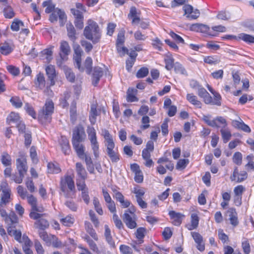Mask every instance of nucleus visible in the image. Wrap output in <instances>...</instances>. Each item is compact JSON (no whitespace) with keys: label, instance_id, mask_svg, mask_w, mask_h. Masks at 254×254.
Here are the masks:
<instances>
[{"label":"nucleus","instance_id":"nucleus-43","mask_svg":"<svg viewBox=\"0 0 254 254\" xmlns=\"http://www.w3.org/2000/svg\"><path fill=\"white\" fill-rule=\"evenodd\" d=\"M146 229L143 227L138 228L135 233L136 238L138 239L139 243H142L143 241L142 239L145 236V233H146Z\"/></svg>","mask_w":254,"mask_h":254},{"label":"nucleus","instance_id":"nucleus-64","mask_svg":"<svg viewBox=\"0 0 254 254\" xmlns=\"http://www.w3.org/2000/svg\"><path fill=\"white\" fill-rule=\"evenodd\" d=\"M34 246L37 253L38 254H44V250L38 240H35L34 242Z\"/></svg>","mask_w":254,"mask_h":254},{"label":"nucleus","instance_id":"nucleus-31","mask_svg":"<svg viewBox=\"0 0 254 254\" xmlns=\"http://www.w3.org/2000/svg\"><path fill=\"white\" fill-rule=\"evenodd\" d=\"M62 68L64 72L66 79L69 81L73 82L75 77L71 69L66 65L63 66Z\"/></svg>","mask_w":254,"mask_h":254},{"label":"nucleus","instance_id":"nucleus-22","mask_svg":"<svg viewBox=\"0 0 254 254\" xmlns=\"http://www.w3.org/2000/svg\"><path fill=\"white\" fill-rule=\"evenodd\" d=\"M60 143L64 154L65 155L69 154L70 149L68 139L65 137L62 136L60 140Z\"/></svg>","mask_w":254,"mask_h":254},{"label":"nucleus","instance_id":"nucleus-10","mask_svg":"<svg viewBox=\"0 0 254 254\" xmlns=\"http://www.w3.org/2000/svg\"><path fill=\"white\" fill-rule=\"evenodd\" d=\"M85 135L83 127L81 126H76L73 130L72 143L83 141V136Z\"/></svg>","mask_w":254,"mask_h":254},{"label":"nucleus","instance_id":"nucleus-9","mask_svg":"<svg viewBox=\"0 0 254 254\" xmlns=\"http://www.w3.org/2000/svg\"><path fill=\"white\" fill-rule=\"evenodd\" d=\"M183 9L185 12L184 15L190 19H196L200 15V12L198 9H194L193 7L190 4H185L183 7Z\"/></svg>","mask_w":254,"mask_h":254},{"label":"nucleus","instance_id":"nucleus-49","mask_svg":"<svg viewBox=\"0 0 254 254\" xmlns=\"http://www.w3.org/2000/svg\"><path fill=\"white\" fill-rule=\"evenodd\" d=\"M10 102L12 106L16 108H19L22 106V102L18 97L14 96L11 98Z\"/></svg>","mask_w":254,"mask_h":254},{"label":"nucleus","instance_id":"nucleus-26","mask_svg":"<svg viewBox=\"0 0 254 254\" xmlns=\"http://www.w3.org/2000/svg\"><path fill=\"white\" fill-rule=\"evenodd\" d=\"M199 217L197 214L195 213H192L191 214V224L190 225L187 226V228L189 230H192L196 229L199 223Z\"/></svg>","mask_w":254,"mask_h":254},{"label":"nucleus","instance_id":"nucleus-17","mask_svg":"<svg viewBox=\"0 0 254 254\" xmlns=\"http://www.w3.org/2000/svg\"><path fill=\"white\" fill-rule=\"evenodd\" d=\"M46 74L50 80V86H53L55 83V79L56 77V70L54 66L50 64L46 68Z\"/></svg>","mask_w":254,"mask_h":254},{"label":"nucleus","instance_id":"nucleus-60","mask_svg":"<svg viewBox=\"0 0 254 254\" xmlns=\"http://www.w3.org/2000/svg\"><path fill=\"white\" fill-rule=\"evenodd\" d=\"M74 64L76 67H77L80 71H83L84 68L81 66V56L78 55L75 56L74 58Z\"/></svg>","mask_w":254,"mask_h":254},{"label":"nucleus","instance_id":"nucleus-20","mask_svg":"<svg viewBox=\"0 0 254 254\" xmlns=\"http://www.w3.org/2000/svg\"><path fill=\"white\" fill-rule=\"evenodd\" d=\"M128 18L132 19V24H138L140 22V18L138 16L137 9L135 7L131 6L128 14Z\"/></svg>","mask_w":254,"mask_h":254},{"label":"nucleus","instance_id":"nucleus-12","mask_svg":"<svg viewBox=\"0 0 254 254\" xmlns=\"http://www.w3.org/2000/svg\"><path fill=\"white\" fill-rule=\"evenodd\" d=\"M169 215L171 220H172V224L177 226H180L183 219L185 217V215L180 212H176L175 211H170Z\"/></svg>","mask_w":254,"mask_h":254},{"label":"nucleus","instance_id":"nucleus-44","mask_svg":"<svg viewBox=\"0 0 254 254\" xmlns=\"http://www.w3.org/2000/svg\"><path fill=\"white\" fill-rule=\"evenodd\" d=\"M20 26H23V23L22 21L15 19L11 25V29L13 31H18Z\"/></svg>","mask_w":254,"mask_h":254},{"label":"nucleus","instance_id":"nucleus-18","mask_svg":"<svg viewBox=\"0 0 254 254\" xmlns=\"http://www.w3.org/2000/svg\"><path fill=\"white\" fill-rule=\"evenodd\" d=\"M198 95L203 99L205 103L208 104L212 102V97L206 90L202 86L197 90Z\"/></svg>","mask_w":254,"mask_h":254},{"label":"nucleus","instance_id":"nucleus-41","mask_svg":"<svg viewBox=\"0 0 254 254\" xmlns=\"http://www.w3.org/2000/svg\"><path fill=\"white\" fill-rule=\"evenodd\" d=\"M165 68L170 70L174 66V60L171 56H167L165 58Z\"/></svg>","mask_w":254,"mask_h":254},{"label":"nucleus","instance_id":"nucleus-11","mask_svg":"<svg viewBox=\"0 0 254 254\" xmlns=\"http://www.w3.org/2000/svg\"><path fill=\"white\" fill-rule=\"evenodd\" d=\"M66 186L71 191H73L75 190L74 182L72 177L70 176L65 177L64 179H62L61 181V190L63 192L65 191Z\"/></svg>","mask_w":254,"mask_h":254},{"label":"nucleus","instance_id":"nucleus-19","mask_svg":"<svg viewBox=\"0 0 254 254\" xmlns=\"http://www.w3.org/2000/svg\"><path fill=\"white\" fill-rule=\"evenodd\" d=\"M75 170L77 175V178L87 179V173L81 163L77 162L76 163Z\"/></svg>","mask_w":254,"mask_h":254},{"label":"nucleus","instance_id":"nucleus-30","mask_svg":"<svg viewBox=\"0 0 254 254\" xmlns=\"http://www.w3.org/2000/svg\"><path fill=\"white\" fill-rule=\"evenodd\" d=\"M98 116L97 106L95 104L91 105V109L89 115V120L92 125H94L96 122V117Z\"/></svg>","mask_w":254,"mask_h":254},{"label":"nucleus","instance_id":"nucleus-37","mask_svg":"<svg viewBox=\"0 0 254 254\" xmlns=\"http://www.w3.org/2000/svg\"><path fill=\"white\" fill-rule=\"evenodd\" d=\"M6 120L9 124L11 123L17 124L20 121L19 114L14 112H11L7 117Z\"/></svg>","mask_w":254,"mask_h":254},{"label":"nucleus","instance_id":"nucleus-13","mask_svg":"<svg viewBox=\"0 0 254 254\" xmlns=\"http://www.w3.org/2000/svg\"><path fill=\"white\" fill-rule=\"evenodd\" d=\"M226 216L228 217L230 223L234 227H236L239 224L237 213L234 208H230L226 213Z\"/></svg>","mask_w":254,"mask_h":254},{"label":"nucleus","instance_id":"nucleus-28","mask_svg":"<svg viewBox=\"0 0 254 254\" xmlns=\"http://www.w3.org/2000/svg\"><path fill=\"white\" fill-rule=\"evenodd\" d=\"M10 192L11 190H3L1 196V201L0 204L6 205L10 201Z\"/></svg>","mask_w":254,"mask_h":254},{"label":"nucleus","instance_id":"nucleus-46","mask_svg":"<svg viewBox=\"0 0 254 254\" xmlns=\"http://www.w3.org/2000/svg\"><path fill=\"white\" fill-rule=\"evenodd\" d=\"M12 51V49L7 43L3 44L0 46V52L3 55H8Z\"/></svg>","mask_w":254,"mask_h":254},{"label":"nucleus","instance_id":"nucleus-2","mask_svg":"<svg viewBox=\"0 0 254 254\" xmlns=\"http://www.w3.org/2000/svg\"><path fill=\"white\" fill-rule=\"evenodd\" d=\"M44 211L43 207H32L29 214V216L31 219L37 220L34 223L35 227L41 230H44L49 226L48 221L43 218L44 216L46 215Z\"/></svg>","mask_w":254,"mask_h":254},{"label":"nucleus","instance_id":"nucleus-16","mask_svg":"<svg viewBox=\"0 0 254 254\" xmlns=\"http://www.w3.org/2000/svg\"><path fill=\"white\" fill-rule=\"evenodd\" d=\"M238 176L237 182L240 183L245 180L248 177L247 173L246 171H241L239 173L238 167H235L233 175L230 177L232 181L236 180V177Z\"/></svg>","mask_w":254,"mask_h":254},{"label":"nucleus","instance_id":"nucleus-32","mask_svg":"<svg viewBox=\"0 0 254 254\" xmlns=\"http://www.w3.org/2000/svg\"><path fill=\"white\" fill-rule=\"evenodd\" d=\"M1 161L4 166H10L12 162L11 156L7 152H4L1 156Z\"/></svg>","mask_w":254,"mask_h":254},{"label":"nucleus","instance_id":"nucleus-52","mask_svg":"<svg viewBox=\"0 0 254 254\" xmlns=\"http://www.w3.org/2000/svg\"><path fill=\"white\" fill-rule=\"evenodd\" d=\"M134 90L132 88H129L127 91V100L128 102H135L137 101V98L133 95Z\"/></svg>","mask_w":254,"mask_h":254},{"label":"nucleus","instance_id":"nucleus-57","mask_svg":"<svg viewBox=\"0 0 254 254\" xmlns=\"http://www.w3.org/2000/svg\"><path fill=\"white\" fill-rule=\"evenodd\" d=\"M120 250L123 254H132V249L128 246L122 245L120 247Z\"/></svg>","mask_w":254,"mask_h":254},{"label":"nucleus","instance_id":"nucleus-61","mask_svg":"<svg viewBox=\"0 0 254 254\" xmlns=\"http://www.w3.org/2000/svg\"><path fill=\"white\" fill-rule=\"evenodd\" d=\"M113 221L116 226L119 229H121L123 228V224L116 214H114L113 216Z\"/></svg>","mask_w":254,"mask_h":254},{"label":"nucleus","instance_id":"nucleus-51","mask_svg":"<svg viewBox=\"0 0 254 254\" xmlns=\"http://www.w3.org/2000/svg\"><path fill=\"white\" fill-rule=\"evenodd\" d=\"M149 73L148 68L143 67L140 68L137 72L136 76L138 78H143L146 76Z\"/></svg>","mask_w":254,"mask_h":254},{"label":"nucleus","instance_id":"nucleus-48","mask_svg":"<svg viewBox=\"0 0 254 254\" xmlns=\"http://www.w3.org/2000/svg\"><path fill=\"white\" fill-rule=\"evenodd\" d=\"M242 158L243 156L242 153L240 152H237L233 155L232 159L235 164L238 165H241L242 163Z\"/></svg>","mask_w":254,"mask_h":254},{"label":"nucleus","instance_id":"nucleus-50","mask_svg":"<svg viewBox=\"0 0 254 254\" xmlns=\"http://www.w3.org/2000/svg\"><path fill=\"white\" fill-rule=\"evenodd\" d=\"M89 215L91 221L93 223L95 228H98L99 226L100 222L98 218L96 217L95 212L90 210L89 212Z\"/></svg>","mask_w":254,"mask_h":254},{"label":"nucleus","instance_id":"nucleus-3","mask_svg":"<svg viewBox=\"0 0 254 254\" xmlns=\"http://www.w3.org/2000/svg\"><path fill=\"white\" fill-rule=\"evenodd\" d=\"M102 135L105 139V145L107 147L106 152L108 156L113 163H116L120 160V155L117 151L114 150L115 144L112 135L106 129H102Z\"/></svg>","mask_w":254,"mask_h":254},{"label":"nucleus","instance_id":"nucleus-63","mask_svg":"<svg viewBox=\"0 0 254 254\" xmlns=\"http://www.w3.org/2000/svg\"><path fill=\"white\" fill-rule=\"evenodd\" d=\"M168 120L166 119L163 124L161 125V131L162 133L164 136H166L168 134Z\"/></svg>","mask_w":254,"mask_h":254},{"label":"nucleus","instance_id":"nucleus-14","mask_svg":"<svg viewBox=\"0 0 254 254\" xmlns=\"http://www.w3.org/2000/svg\"><path fill=\"white\" fill-rule=\"evenodd\" d=\"M104 73V71L102 68L99 66H95L94 68L92 78V83L95 86H97Z\"/></svg>","mask_w":254,"mask_h":254},{"label":"nucleus","instance_id":"nucleus-42","mask_svg":"<svg viewBox=\"0 0 254 254\" xmlns=\"http://www.w3.org/2000/svg\"><path fill=\"white\" fill-rule=\"evenodd\" d=\"M174 70L176 73H180L185 75H187V72L184 66L179 63H176L174 64Z\"/></svg>","mask_w":254,"mask_h":254},{"label":"nucleus","instance_id":"nucleus-29","mask_svg":"<svg viewBox=\"0 0 254 254\" xmlns=\"http://www.w3.org/2000/svg\"><path fill=\"white\" fill-rule=\"evenodd\" d=\"M67 36L71 41L74 42L76 39L75 36L76 32L74 27L71 23H68L66 24Z\"/></svg>","mask_w":254,"mask_h":254},{"label":"nucleus","instance_id":"nucleus-34","mask_svg":"<svg viewBox=\"0 0 254 254\" xmlns=\"http://www.w3.org/2000/svg\"><path fill=\"white\" fill-rule=\"evenodd\" d=\"M4 5L5 7L3 8V12L4 17L6 18L9 19L13 18L15 15V13L12 8L9 5H7L6 4Z\"/></svg>","mask_w":254,"mask_h":254},{"label":"nucleus","instance_id":"nucleus-56","mask_svg":"<svg viewBox=\"0 0 254 254\" xmlns=\"http://www.w3.org/2000/svg\"><path fill=\"white\" fill-rule=\"evenodd\" d=\"M57 13L60 19V22L61 25L63 26L66 18L65 13L60 9H57Z\"/></svg>","mask_w":254,"mask_h":254},{"label":"nucleus","instance_id":"nucleus-25","mask_svg":"<svg viewBox=\"0 0 254 254\" xmlns=\"http://www.w3.org/2000/svg\"><path fill=\"white\" fill-rule=\"evenodd\" d=\"M186 98L187 100L191 104L195 106L197 108H201L202 103L200 101L198 100L197 96L193 94H187Z\"/></svg>","mask_w":254,"mask_h":254},{"label":"nucleus","instance_id":"nucleus-59","mask_svg":"<svg viewBox=\"0 0 254 254\" xmlns=\"http://www.w3.org/2000/svg\"><path fill=\"white\" fill-rule=\"evenodd\" d=\"M30 157L33 163H37L38 159L36 152V148L32 146L30 150Z\"/></svg>","mask_w":254,"mask_h":254},{"label":"nucleus","instance_id":"nucleus-54","mask_svg":"<svg viewBox=\"0 0 254 254\" xmlns=\"http://www.w3.org/2000/svg\"><path fill=\"white\" fill-rule=\"evenodd\" d=\"M92 65V60L90 57H87L84 62V66L87 74H90Z\"/></svg>","mask_w":254,"mask_h":254},{"label":"nucleus","instance_id":"nucleus-7","mask_svg":"<svg viewBox=\"0 0 254 254\" xmlns=\"http://www.w3.org/2000/svg\"><path fill=\"white\" fill-rule=\"evenodd\" d=\"M134 212V210L127 209L126 210L122 217L124 222L129 229H134L137 226L136 217Z\"/></svg>","mask_w":254,"mask_h":254},{"label":"nucleus","instance_id":"nucleus-21","mask_svg":"<svg viewBox=\"0 0 254 254\" xmlns=\"http://www.w3.org/2000/svg\"><path fill=\"white\" fill-rule=\"evenodd\" d=\"M80 142H81L72 143L77 156L81 159H84V156H85V147L82 144L80 143Z\"/></svg>","mask_w":254,"mask_h":254},{"label":"nucleus","instance_id":"nucleus-35","mask_svg":"<svg viewBox=\"0 0 254 254\" xmlns=\"http://www.w3.org/2000/svg\"><path fill=\"white\" fill-rule=\"evenodd\" d=\"M220 58L217 56H207L204 58V62L209 64H217L220 62Z\"/></svg>","mask_w":254,"mask_h":254},{"label":"nucleus","instance_id":"nucleus-38","mask_svg":"<svg viewBox=\"0 0 254 254\" xmlns=\"http://www.w3.org/2000/svg\"><path fill=\"white\" fill-rule=\"evenodd\" d=\"M48 172L50 173L57 174L61 172V169L58 164L49 163L47 166Z\"/></svg>","mask_w":254,"mask_h":254},{"label":"nucleus","instance_id":"nucleus-33","mask_svg":"<svg viewBox=\"0 0 254 254\" xmlns=\"http://www.w3.org/2000/svg\"><path fill=\"white\" fill-rule=\"evenodd\" d=\"M55 248H62L65 246L64 243L61 241L57 237L54 235H51L50 244Z\"/></svg>","mask_w":254,"mask_h":254},{"label":"nucleus","instance_id":"nucleus-1","mask_svg":"<svg viewBox=\"0 0 254 254\" xmlns=\"http://www.w3.org/2000/svg\"><path fill=\"white\" fill-rule=\"evenodd\" d=\"M210 115H203V121L209 126L213 127H222L220 129L222 138L224 143H227L232 136L231 132L228 128H227V121L225 119L221 116L217 117L212 120H210Z\"/></svg>","mask_w":254,"mask_h":254},{"label":"nucleus","instance_id":"nucleus-24","mask_svg":"<svg viewBox=\"0 0 254 254\" xmlns=\"http://www.w3.org/2000/svg\"><path fill=\"white\" fill-rule=\"evenodd\" d=\"M35 84L36 87L41 90L45 88L46 82L43 74L39 73L37 75Z\"/></svg>","mask_w":254,"mask_h":254},{"label":"nucleus","instance_id":"nucleus-45","mask_svg":"<svg viewBox=\"0 0 254 254\" xmlns=\"http://www.w3.org/2000/svg\"><path fill=\"white\" fill-rule=\"evenodd\" d=\"M39 237L47 244L48 246L50 245L51 236H49L47 233L44 230L39 232Z\"/></svg>","mask_w":254,"mask_h":254},{"label":"nucleus","instance_id":"nucleus-40","mask_svg":"<svg viewBox=\"0 0 254 254\" xmlns=\"http://www.w3.org/2000/svg\"><path fill=\"white\" fill-rule=\"evenodd\" d=\"M238 38L248 43H254V37L245 33H241L238 35Z\"/></svg>","mask_w":254,"mask_h":254},{"label":"nucleus","instance_id":"nucleus-6","mask_svg":"<svg viewBox=\"0 0 254 254\" xmlns=\"http://www.w3.org/2000/svg\"><path fill=\"white\" fill-rule=\"evenodd\" d=\"M87 133L94 157L97 158L99 156V144L97 141L96 130L93 127H89L87 129Z\"/></svg>","mask_w":254,"mask_h":254},{"label":"nucleus","instance_id":"nucleus-15","mask_svg":"<svg viewBox=\"0 0 254 254\" xmlns=\"http://www.w3.org/2000/svg\"><path fill=\"white\" fill-rule=\"evenodd\" d=\"M60 49L61 58L62 60H65L66 57L69 55L70 52V48L68 42L65 41H61Z\"/></svg>","mask_w":254,"mask_h":254},{"label":"nucleus","instance_id":"nucleus-39","mask_svg":"<svg viewBox=\"0 0 254 254\" xmlns=\"http://www.w3.org/2000/svg\"><path fill=\"white\" fill-rule=\"evenodd\" d=\"M85 180L86 179H83L81 178H76V184L78 190L81 191L86 190H88V188H87L86 185L85 183Z\"/></svg>","mask_w":254,"mask_h":254},{"label":"nucleus","instance_id":"nucleus-27","mask_svg":"<svg viewBox=\"0 0 254 254\" xmlns=\"http://www.w3.org/2000/svg\"><path fill=\"white\" fill-rule=\"evenodd\" d=\"M245 188L242 185L238 186L235 188L234 191L236 195L235 199L236 205L240 204V200L241 199V195L242 194Z\"/></svg>","mask_w":254,"mask_h":254},{"label":"nucleus","instance_id":"nucleus-36","mask_svg":"<svg viewBox=\"0 0 254 254\" xmlns=\"http://www.w3.org/2000/svg\"><path fill=\"white\" fill-rule=\"evenodd\" d=\"M115 197L116 200L121 202L122 205L124 206H129L130 205V202L124 200V196L123 194L119 191H115Z\"/></svg>","mask_w":254,"mask_h":254},{"label":"nucleus","instance_id":"nucleus-4","mask_svg":"<svg viewBox=\"0 0 254 254\" xmlns=\"http://www.w3.org/2000/svg\"><path fill=\"white\" fill-rule=\"evenodd\" d=\"M84 35L86 38L92 41L93 43H98L100 39L101 34L97 23L92 20H89L88 25L84 30Z\"/></svg>","mask_w":254,"mask_h":254},{"label":"nucleus","instance_id":"nucleus-55","mask_svg":"<svg viewBox=\"0 0 254 254\" xmlns=\"http://www.w3.org/2000/svg\"><path fill=\"white\" fill-rule=\"evenodd\" d=\"M24 109L26 112L34 119L36 118V113L34 111L33 107L28 103H26L24 106Z\"/></svg>","mask_w":254,"mask_h":254},{"label":"nucleus","instance_id":"nucleus-47","mask_svg":"<svg viewBox=\"0 0 254 254\" xmlns=\"http://www.w3.org/2000/svg\"><path fill=\"white\" fill-rule=\"evenodd\" d=\"M61 222L65 226L69 227L72 225L74 222V219L71 216H67L65 218L61 219Z\"/></svg>","mask_w":254,"mask_h":254},{"label":"nucleus","instance_id":"nucleus-5","mask_svg":"<svg viewBox=\"0 0 254 254\" xmlns=\"http://www.w3.org/2000/svg\"><path fill=\"white\" fill-rule=\"evenodd\" d=\"M54 104L50 99L46 101L43 108L39 112L38 119L42 124H47L52 120V115L54 113Z\"/></svg>","mask_w":254,"mask_h":254},{"label":"nucleus","instance_id":"nucleus-8","mask_svg":"<svg viewBox=\"0 0 254 254\" xmlns=\"http://www.w3.org/2000/svg\"><path fill=\"white\" fill-rule=\"evenodd\" d=\"M19 156L20 158H17L16 160V168L19 174L25 175L28 170L26 159L24 154L22 152H19Z\"/></svg>","mask_w":254,"mask_h":254},{"label":"nucleus","instance_id":"nucleus-23","mask_svg":"<svg viewBox=\"0 0 254 254\" xmlns=\"http://www.w3.org/2000/svg\"><path fill=\"white\" fill-rule=\"evenodd\" d=\"M85 229L86 231L90 235V236L95 241L98 240V236L93 228L92 224L88 221H85Z\"/></svg>","mask_w":254,"mask_h":254},{"label":"nucleus","instance_id":"nucleus-53","mask_svg":"<svg viewBox=\"0 0 254 254\" xmlns=\"http://www.w3.org/2000/svg\"><path fill=\"white\" fill-rule=\"evenodd\" d=\"M125 32L124 31H120L117 36V39L116 41V45L117 47H119L120 46H122L125 42Z\"/></svg>","mask_w":254,"mask_h":254},{"label":"nucleus","instance_id":"nucleus-58","mask_svg":"<svg viewBox=\"0 0 254 254\" xmlns=\"http://www.w3.org/2000/svg\"><path fill=\"white\" fill-rule=\"evenodd\" d=\"M6 68L9 72L14 76H17L20 73L19 69L16 66L10 65L7 66Z\"/></svg>","mask_w":254,"mask_h":254},{"label":"nucleus","instance_id":"nucleus-62","mask_svg":"<svg viewBox=\"0 0 254 254\" xmlns=\"http://www.w3.org/2000/svg\"><path fill=\"white\" fill-rule=\"evenodd\" d=\"M189 163V160L188 159H180L178 161L176 169H184L186 168L187 165Z\"/></svg>","mask_w":254,"mask_h":254}]
</instances>
